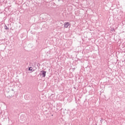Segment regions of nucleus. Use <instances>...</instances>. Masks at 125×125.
<instances>
[{"label": "nucleus", "instance_id": "nucleus-1", "mask_svg": "<svg viewBox=\"0 0 125 125\" xmlns=\"http://www.w3.org/2000/svg\"><path fill=\"white\" fill-rule=\"evenodd\" d=\"M41 73H42L40 75L42 76V78H45V76H46V71L42 70L41 71Z\"/></svg>", "mask_w": 125, "mask_h": 125}, {"label": "nucleus", "instance_id": "nucleus-2", "mask_svg": "<svg viewBox=\"0 0 125 125\" xmlns=\"http://www.w3.org/2000/svg\"><path fill=\"white\" fill-rule=\"evenodd\" d=\"M70 26V23L68 22H65L64 23V28H68Z\"/></svg>", "mask_w": 125, "mask_h": 125}, {"label": "nucleus", "instance_id": "nucleus-3", "mask_svg": "<svg viewBox=\"0 0 125 125\" xmlns=\"http://www.w3.org/2000/svg\"><path fill=\"white\" fill-rule=\"evenodd\" d=\"M28 70L29 71H33V67H29Z\"/></svg>", "mask_w": 125, "mask_h": 125}, {"label": "nucleus", "instance_id": "nucleus-4", "mask_svg": "<svg viewBox=\"0 0 125 125\" xmlns=\"http://www.w3.org/2000/svg\"><path fill=\"white\" fill-rule=\"evenodd\" d=\"M4 29H5V30H8V27H7V26L5 25L4 26Z\"/></svg>", "mask_w": 125, "mask_h": 125}, {"label": "nucleus", "instance_id": "nucleus-5", "mask_svg": "<svg viewBox=\"0 0 125 125\" xmlns=\"http://www.w3.org/2000/svg\"><path fill=\"white\" fill-rule=\"evenodd\" d=\"M21 118H23V116H21Z\"/></svg>", "mask_w": 125, "mask_h": 125}, {"label": "nucleus", "instance_id": "nucleus-6", "mask_svg": "<svg viewBox=\"0 0 125 125\" xmlns=\"http://www.w3.org/2000/svg\"><path fill=\"white\" fill-rule=\"evenodd\" d=\"M12 91H14V90H13V89H12Z\"/></svg>", "mask_w": 125, "mask_h": 125}]
</instances>
